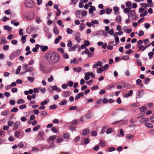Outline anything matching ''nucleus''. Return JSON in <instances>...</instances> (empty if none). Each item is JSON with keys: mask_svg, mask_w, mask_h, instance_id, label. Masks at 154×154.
I'll use <instances>...</instances> for the list:
<instances>
[{"mask_svg": "<svg viewBox=\"0 0 154 154\" xmlns=\"http://www.w3.org/2000/svg\"><path fill=\"white\" fill-rule=\"evenodd\" d=\"M140 5L141 7L145 8L148 7L149 6L148 4L146 3H141L140 4Z\"/></svg>", "mask_w": 154, "mask_h": 154, "instance_id": "38", "label": "nucleus"}, {"mask_svg": "<svg viewBox=\"0 0 154 154\" xmlns=\"http://www.w3.org/2000/svg\"><path fill=\"white\" fill-rule=\"evenodd\" d=\"M145 125L148 128H151L153 127L152 124L150 123H146L145 124Z\"/></svg>", "mask_w": 154, "mask_h": 154, "instance_id": "25", "label": "nucleus"}, {"mask_svg": "<svg viewBox=\"0 0 154 154\" xmlns=\"http://www.w3.org/2000/svg\"><path fill=\"white\" fill-rule=\"evenodd\" d=\"M90 140L89 138H85L84 139V143L86 144H87L90 143Z\"/></svg>", "mask_w": 154, "mask_h": 154, "instance_id": "33", "label": "nucleus"}, {"mask_svg": "<svg viewBox=\"0 0 154 154\" xmlns=\"http://www.w3.org/2000/svg\"><path fill=\"white\" fill-rule=\"evenodd\" d=\"M10 113V111L9 110H5L2 112L1 113V115L4 116H6Z\"/></svg>", "mask_w": 154, "mask_h": 154, "instance_id": "12", "label": "nucleus"}, {"mask_svg": "<svg viewBox=\"0 0 154 154\" xmlns=\"http://www.w3.org/2000/svg\"><path fill=\"white\" fill-rule=\"evenodd\" d=\"M52 89L56 91L57 92H60L61 91L60 89L58 88V87L56 85H54L53 86Z\"/></svg>", "mask_w": 154, "mask_h": 154, "instance_id": "32", "label": "nucleus"}, {"mask_svg": "<svg viewBox=\"0 0 154 154\" xmlns=\"http://www.w3.org/2000/svg\"><path fill=\"white\" fill-rule=\"evenodd\" d=\"M91 23H92V24H98V23H99L98 21L97 20H94L91 21Z\"/></svg>", "mask_w": 154, "mask_h": 154, "instance_id": "64", "label": "nucleus"}, {"mask_svg": "<svg viewBox=\"0 0 154 154\" xmlns=\"http://www.w3.org/2000/svg\"><path fill=\"white\" fill-rule=\"evenodd\" d=\"M67 103V101L65 100H63L59 103V104L61 105H66Z\"/></svg>", "mask_w": 154, "mask_h": 154, "instance_id": "41", "label": "nucleus"}, {"mask_svg": "<svg viewBox=\"0 0 154 154\" xmlns=\"http://www.w3.org/2000/svg\"><path fill=\"white\" fill-rule=\"evenodd\" d=\"M40 127L41 126L40 125H38L33 128V131H37L40 128Z\"/></svg>", "mask_w": 154, "mask_h": 154, "instance_id": "30", "label": "nucleus"}, {"mask_svg": "<svg viewBox=\"0 0 154 154\" xmlns=\"http://www.w3.org/2000/svg\"><path fill=\"white\" fill-rule=\"evenodd\" d=\"M45 134L43 131H40L38 132V135L40 137L39 140H43L44 139V135Z\"/></svg>", "mask_w": 154, "mask_h": 154, "instance_id": "5", "label": "nucleus"}, {"mask_svg": "<svg viewBox=\"0 0 154 154\" xmlns=\"http://www.w3.org/2000/svg\"><path fill=\"white\" fill-rule=\"evenodd\" d=\"M57 106L56 105L53 104L49 106V108L51 109H54L57 108Z\"/></svg>", "mask_w": 154, "mask_h": 154, "instance_id": "46", "label": "nucleus"}, {"mask_svg": "<svg viewBox=\"0 0 154 154\" xmlns=\"http://www.w3.org/2000/svg\"><path fill=\"white\" fill-rule=\"evenodd\" d=\"M27 36V35H25L21 37V40H22V41L23 42V43H24L26 42V38Z\"/></svg>", "mask_w": 154, "mask_h": 154, "instance_id": "40", "label": "nucleus"}, {"mask_svg": "<svg viewBox=\"0 0 154 154\" xmlns=\"http://www.w3.org/2000/svg\"><path fill=\"white\" fill-rule=\"evenodd\" d=\"M53 4L52 2L51 1H49L48 3H47L45 4V6L47 7L48 6H51Z\"/></svg>", "mask_w": 154, "mask_h": 154, "instance_id": "54", "label": "nucleus"}, {"mask_svg": "<svg viewBox=\"0 0 154 154\" xmlns=\"http://www.w3.org/2000/svg\"><path fill=\"white\" fill-rule=\"evenodd\" d=\"M119 8L117 7V6H115L113 8V10L115 12H118V13H117V14H119Z\"/></svg>", "mask_w": 154, "mask_h": 154, "instance_id": "31", "label": "nucleus"}, {"mask_svg": "<svg viewBox=\"0 0 154 154\" xmlns=\"http://www.w3.org/2000/svg\"><path fill=\"white\" fill-rule=\"evenodd\" d=\"M133 93V91L132 90H130L128 93H125L124 95V97H125L127 98L131 96Z\"/></svg>", "mask_w": 154, "mask_h": 154, "instance_id": "10", "label": "nucleus"}, {"mask_svg": "<svg viewBox=\"0 0 154 154\" xmlns=\"http://www.w3.org/2000/svg\"><path fill=\"white\" fill-rule=\"evenodd\" d=\"M24 103V101L22 99H19L17 102V103L18 104L23 103Z\"/></svg>", "mask_w": 154, "mask_h": 154, "instance_id": "42", "label": "nucleus"}, {"mask_svg": "<svg viewBox=\"0 0 154 154\" xmlns=\"http://www.w3.org/2000/svg\"><path fill=\"white\" fill-rule=\"evenodd\" d=\"M48 142L51 144L50 147L54 148L55 147L54 145V140L48 141Z\"/></svg>", "mask_w": 154, "mask_h": 154, "instance_id": "39", "label": "nucleus"}, {"mask_svg": "<svg viewBox=\"0 0 154 154\" xmlns=\"http://www.w3.org/2000/svg\"><path fill=\"white\" fill-rule=\"evenodd\" d=\"M107 150L109 152H112L116 150V148L113 147H111L108 148Z\"/></svg>", "mask_w": 154, "mask_h": 154, "instance_id": "35", "label": "nucleus"}, {"mask_svg": "<svg viewBox=\"0 0 154 154\" xmlns=\"http://www.w3.org/2000/svg\"><path fill=\"white\" fill-rule=\"evenodd\" d=\"M21 69V66H18L17 67V69L16 72V74H18L20 72V71Z\"/></svg>", "mask_w": 154, "mask_h": 154, "instance_id": "55", "label": "nucleus"}, {"mask_svg": "<svg viewBox=\"0 0 154 154\" xmlns=\"http://www.w3.org/2000/svg\"><path fill=\"white\" fill-rule=\"evenodd\" d=\"M56 136L55 135H53L49 137L48 141L54 140L55 139Z\"/></svg>", "mask_w": 154, "mask_h": 154, "instance_id": "44", "label": "nucleus"}, {"mask_svg": "<svg viewBox=\"0 0 154 154\" xmlns=\"http://www.w3.org/2000/svg\"><path fill=\"white\" fill-rule=\"evenodd\" d=\"M34 16V14L32 12H29L27 14H25L23 15V17L28 20H31Z\"/></svg>", "mask_w": 154, "mask_h": 154, "instance_id": "4", "label": "nucleus"}, {"mask_svg": "<svg viewBox=\"0 0 154 154\" xmlns=\"http://www.w3.org/2000/svg\"><path fill=\"white\" fill-rule=\"evenodd\" d=\"M40 69L42 71L44 72H47L45 69V68L44 66L41 64L40 65Z\"/></svg>", "mask_w": 154, "mask_h": 154, "instance_id": "29", "label": "nucleus"}, {"mask_svg": "<svg viewBox=\"0 0 154 154\" xmlns=\"http://www.w3.org/2000/svg\"><path fill=\"white\" fill-rule=\"evenodd\" d=\"M90 74L89 73H85V77L84 78L86 80H88L90 79Z\"/></svg>", "mask_w": 154, "mask_h": 154, "instance_id": "24", "label": "nucleus"}, {"mask_svg": "<svg viewBox=\"0 0 154 154\" xmlns=\"http://www.w3.org/2000/svg\"><path fill=\"white\" fill-rule=\"evenodd\" d=\"M148 14V12L147 11H145L143 13L140 14V17H143L146 16Z\"/></svg>", "mask_w": 154, "mask_h": 154, "instance_id": "49", "label": "nucleus"}, {"mask_svg": "<svg viewBox=\"0 0 154 154\" xmlns=\"http://www.w3.org/2000/svg\"><path fill=\"white\" fill-rule=\"evenodd\" d=\"M137 47L138 48V51H144L146 49H144V46L143 45H137Z\"/></svg>", "mask_w": 154, "mask_h": 154, "instance_id": "14", "label": "nucleus"}, {"mask_svg": "<svg viewBox=\"0 0 154 154\" xmlns=\"http://www.w3.org/2000/svg\"><path fill=\"white\" fill-rule=\"evenodd\" d=\"M113 129L112 128H109L106 129V134H109L113 131Z\"/></svg>", "mask_w": 154, "mask_h": 154, "instance_id": "47", "label": "nucleus"}, {"mask_svg": "<svg viewBox=\"0 0 154 154\" xmlns=\"http://www.w3.org/2000/svg\"><path fill=\"white\" fill-rule=\"evenodd\" d=\"M47 60L50 63H56L59 61L60 57L56 52L51 51L47 54Z\"/></svg>", "mask_w": 154, "mask_h": 154, "instance_id": "1", "label": "nucleus"}, {"mask_svg": "<svg viewBox=\"0 0 154 154\" xmlns=\"http://www.w3.org/2000/svg\"><path fill=\"white\" fill-rule=\"evenodd\" d=\"M54 32L56 35H58L59 33V30L56 26H55L54 28Z\"/></svg>", "mask_w": 154, "mask_h": 154, "instance_id": "37", "label": "nucleus"}, {"mask_svg": "<svg viewBox=\"0 0 154 154\" xmlns=\"http://www.w3.org/2000/svg\"><path fill=\"white\" fill-rule=\"evenodd\" d=\"M73 70L74 72H80L82 70V68L80 67H77L75 68H73Z\"/></svg>", "mask_w": 154, "mask_h": 154, "instance_id": "21", "label": "nucleus"}, {"mask_svg": "<svg viewBox=\"0 0 154 154\" xmlns=\"http://www.w3.org/2000/svg\"><path fill=\"white\" fill-rule=\"evenodd\" d=\"M144 26L146 29H148L150 27V25L149 23H145L144 24Z\"/></svg>", "mask_w": 154, "mask_h": 154, "instance_id": "59", "label": "nucleus"}, {"mask_svg": "<svg viewBox=\"0 0 154 154\" xmlns=\"http://www.w3.org/2000/svg\"><path fill=\"white\" fill-rule=\"evenodd\" d=\"M90 133V130L88 129H86L82 131V134L84 135H86Z\"/></svg>", "mask_w": 154, "mask_h": 154, "instance_id": "16", "label": "nucleus"}, {"mask_svg": "<svg viewBox=\"0 0 154 154\" xmlns=\"http://www.w3.org/2000/svg\"><path fill=\"white\" fill-rule=\"evenodd\" d=\"M102 63L100 61H99L97 62V64L93 65V68L97 69L98 66H101L102 65Z\"/></svg>", "mask_w": 154, "mask_h": 154, "instance_id": "9", "label": "nucleus"}, {"mask_svg": "<svg viewBox=\"0 0 154 154\" xmlns=\"http://www.w3.org/2000/svg\"><path fill=\"white\" fill-rule=\"evenodd\" d=\"M40 48L42 52H44L48 49V47L47 46L41 45L40 46Z\"/></svg>", "mask_w": 154, "mask_h": 154, "instance_id": "18", "label": "nucleus"}, {"mask_svg": "<svg viewBox=\"0 0 154 154\" xmlns=\"http://www.w3.org/2000/svg\"><path fill=\"white\" fill-rule=\"evenodd\" d=\"M133 52L132 50L130 49L128 50V51L125 52V53L126 54H131Z\"/></svg>", "mask_w": 154, "mask_h": 154, "instance_id": "57", "label": "nucleus"}, {"mask_svg": "<svg viewBox=\"0 0 154 154\" xmlns=\"http://www.w3.org/2000/svg\"><path fill=\"white\" fill-rule=\"evenodd\" d=\"M63 137L64 138L68 139L69 138V135L68 133H66L63 134Z\"/></svg>", "mask_w": 154, "mask_h": 154, "instance_id": "52", "label": "nucleus"}, {"mask_svg": "<svg viewBox=\"0 0 154 154\" xmlns=\"http://www.w3.org/2000/svg\"><path fill=\"white\" fill-rule=\"evenodd\" d=\"M66 32L68 34H72L73 32V30L70 28H68L66 30Z\"/></svg>", "mask_w": 154, "mask_h": 154, "instance_id": "48", "label": "nucleus"}, {"mask_svg": "<svg viewBox=\"0 0 154 154\" xmlns=\"http://www.w3.org/2000/svg\"><path fill=\"white\" fill-rule=\"evenodd\" d=\"M144 90L142 89H140L139 90L138 92L136 93V98H140L141 97L140 94L141 92H142L143 94Z\"/></svg>", "mask_w": 154, "mask_h": 154, "instance_id": "8", "label": "nucleus"}, {"mask_svg": "<svg viewBox=\"0 0 154 154\" xmlns=\"http://www.w3.org/2000/svg\"><path fill=\"white\" fill-rule=\"evenodd\" d=\"M20 54L21 51L20 50L18 49L11 54L9 56V59L10 60H12L15 57L20 55Z\"/></svg>", "mask_w": 154, "mask_h": 154, "instance_id": "2", "label": "nucleus"}, {"mask_svg": "<svg viewBox=\"0 0 154 154\" xmlns=\"http://www.w3.org/2000/svg\"><path fill=\"white\" fill-rule=\"evenodd\" d=\"M4 29L5 30H8L9 32H10L12 30V28L8 26L5 25L4 26Z\"/></svg>", "mask_w": 154, "mask_h": 154, "instance_id": "22", "label": "nucleus"}, {"mask_svg": "<svg viewBox=\"0 0 154 154\" xmlns=\"http://www.w3.org/2000/svg\"><path fill=\"white\" fill-rule=\"evenodd\" d=\"M135 14V11L133 10L130 11L129 13H128V18L133 17V16Z\"/></svg>", "mask_w": 154, "mask_h": 154, "instance_id": "7", "label": "nucleus"}, {"mask_svg": "<svg viewBox=\"0 0 154 154\" xmlns=\"http://www.w3.org/2000/svg\"><path fill=\"white\" fill-rule=\"evenodd\" d=\"M79 47L78 44H76L75 45L73 46L72 47H71L69 48V51H74L77 48Z\"/></svg>", "mask_w": 154, "mask_h": 154, "instance_id": "13", "label": "nucleus"}, {"mask_svg": "<svg viewBox=\"0 0 154 154\" xmlns=\"http://www.w3.org/2000/svg\"><path fill=\"white\" fill-rule=\"evenodd\" d=\"M51 131L55 133H57V130L55 127H52L51 128Z\"/></svg>", "mask_w": 154, "mask_h": 154, "instance_id": "58", "label": "nucleus"}, {"mask_svg": "<svg viewBox=\"0 0 154 154\" xmlns=\"http://www.w3.org/2000/svg\"><path fill=\"white\" fill-rule=\"evenodd\" d=\"M18 110V109L17 107H15L13 108L11 110V112H17Z\"/></svg>", "mask_w": 154, "mask_h": 154, "instance_id": "50", "label": "nucleus"}, {"mask_svg": "<svg viewBox=\"0 0 154 154\" xmlns=\"http://www.w3.org/2000/svg\"><path fill=\"white\" fill-rule=\"evenodd\" d=\"M70 63H71L77 64L79 63V62L76 58H74L73 60H70Z\"/></svg>", "mask_w": 154, "mask_h": 154, "instance_id": "17", "label": "nucleus"}, {"mask_svg": "<svg viewBox=\"0 0 154 154\" xmlns=\"http://www.w3.org/2000/svg\"><path fill=\"white\" fill-rule=\"evenodd\" d=\"M115 39L116 42L115 44L116 45H118V42H119V38L118 36H115Z\"/></svg>", "mask_w": 154, "mask_h": 154, "instance_id": "60", "label": "nucleus"}, {"mask_svg": "<svg viewBox=\"0 0 154 154\" xmlns=\"http://www.w3.org/2000/svg\"><path fill=\"white\" fill-rule=\"evenodd\" d=\"M85 26V24L83 23H81L80 26V30L81 31H82L84 29Z\"/></svg>", "mask_w": 154, "mask_h": 154, "instance_id": "34", "label": "nucleus"}, {"mask_svg": "<svg viewBox=\"0 0 154 154\" xmlns=\"http://www.w3.org/2000/svg\"><path fill=\"white\" fill-rule=\"evenodd\" d=\"M34 69L32 67H30L27 69L26 71H24V73H26L27 72H32L33 71Z\"/></svg>", "mask_w": 154, "mask_h": 154, "instance_id": "53", "label": "nucleus"}, {"mask_svg": "<svg viewBox=\"0 0 154 154\" xmlns=\"http://www.w3.org/2000/svg\"><path fill=\"white\" fill-rule=\"evenodd\" d=\"M20 123L19 122H16L14 123V126L13 128V131H15L18 128V126L20 125Z\"/></svg>", "mask_w": 154, "mask_h": 154, "instance_id": "6", "label": "nucleus"}, {"mask_svg": "<svg viewBox=\"0 0 154 154\" xmlns=\"http://www.w3.org/2000/svg\"><path fill=\"white\" fill-rule=\"evenodd\" d=\"M62 39V37L60 36H58V38H56L55 39L54 41V43L57 44L59 43L60 40Z\"/></svg>", "mask_w": 154, "mask_h": 154, "instance_id": "20", "label": "nucleus"}, {"mask_svg": "<svg viewBox=\"0 0 154 154\" xmlns=\"http://www.w3.org/2000/svg\"><path fill=\"white\" fill-rule=\"evenodd\" d=\"M102 101H103V103H106V98L104 99L103 100L102 98H100L97 101L96 103L98 104H99Z\"/></svg>", "mask_w": 154, "mask_h": 154, "instance_id": "11", "label": "nucleus"}, {"mask_svg": "<svg viewBox=\"0 0 154 154\" xmlns=\"http://www.w3.org/2000/svg\"><path fill=\"white\" fill-rule=\"evenodd\" d=\"M144 34V32L143 30H140L139 32V33L138 34V35L139 36H141L143 35Z\"/></svg>", "mask_w": 154, "mask_h": 154, "instance_id": "61", "label": "nucleus"}, {"mask_svg": "<svg viewBox=\"0 0 154 154\" xmlns=\"http://www.w3.org/2000/svg\"><path fill=\"white\" fill-rule=\"evenodd\" d=\"M24 4L26 7L32 8L34 6L33 2L32 0H25Z\"/></svg>", "mask_w": 154, "mask_h": 154, "instance_id": "3", "label": "nucleus"}, {"mask_svg": "<svg viewBox=\"0 0 154 154\" xmlns=\"http://www.w3.org/2000/svg\"><path fill=\"white\" fill-rule=\"evenodd\" d=\"M140 110L142 112H144L147 110V109L146 106H142L139 108Z\"/></svg>", "mask_w": 154, "mask_h": 154, "instance_id": "27", "label": "nucleus"}, {"mask_svg": "<svg viewBox=\"0 0 154 154\" xmlns=\"http://www.w3.org/2000/svg\"><path fill=\"white\" fill-rule=\"evenodd\" d=\"M99 145L101 146H104L106 145L105 141L100 140Z\"/></svg>", "mask_w": 154, "mask_h": 154, "instance_id": "23", "label": "nucleus"}, {"mask_svg": "<svg viewBox=\"0 0 154 154\" xmlns=\"http://www.w3.org/2000/svg\"><path fill=\"white\" fill-rule=\"evenodd\" d=\"M42 20L40 19V17H37L36 20V22L38 23L39 24L40 23L42 22Z\"/></svg>", "mask_w": 154, "mask_h": 154, "instance_id": "62", "label": "nucleus"}, {"mask_svg": "<svg viewBox=\"0 0 154 154\" xmlns=\"http://www.w3.org/2000/svg\"><path fill=\"white\" fill-rule=\"evenodd\" d=\"M154 53L153 51L150 52L148 54V55L149 56V59H152Z\"/></svg>", "mask_w": 154, "mask_h": 154, "instance_id": "28", "label": "nucleus"}, {"mask_svg": "<svg viewBox=\"0 0 154 154\" xmlns=\"http://www.w3.org/2000/svg\"><path fill=\"white\" fill-rule=\"evenodd\" d=\"M77 107L76 106H72L69 107V109L70 110H75L77 109Z\"/></svg>", "mask_w": 154, "mask_h": 154, "instance_id": "63", "label": "nucleus"}, {"mask_svg": "<svg viewBox=\"0 0 154 154\" xmlns=\"http://www.w3.org/2000/svg\"><path fill=\"white\" fill-rule=\"evenodd\" d=\"M11 23L12 24H14L15 26H18L20 24L18 22H15V20L12 21L11 22Z\"/></svg>", "mask_w": 154, "mask_h": 154, "instance_id": "36", "label": "nucleus"}, {"mask_svg": "<svg viewBox=\"0 0 154 154\" xmlns=\"http://www.w3.org/2000/svg\"><path fill=\"white\" fill-rule=\"evenodd\" d=\"M115 20L119 24H121V18L120 15H118L116 17Z\"/></svg>", "mask_w": 154, "mask_h": 154, "instance_id": "15", "label": "nucleus"}, {"mask_svg": "<svg viewBox=\"0 0 154 154\" xmlns=\"http://www.w3.org/2000/svg\"><path fill=\"white\" fill-rule=\"evenodd\" d=\"M137 64L139 66H141L142 65V64L140 59H137Z\"/></svg>", "mask_w": 154, "mask_h": 154, "instance_id": "45", "label": "nucleus"}, {"mask_svg": "<svg viewBox=\"0 0 154 154\" xmlns=\"http://www.w3.org/2000/svg\"><path fill=\"white\" fill-rule=\"evenodd\" d=\"M72 46V43L71 40H69L67 44V46L68 47L71 48Z\"/></svg>", "mask_w": 154, "mask_h": 154, "instance_id": "56", "label": "nucleus"}, {"mask_svg": "<svg viewBox=\"0 0 154 154\" xmlns=\"http://www.w3.org/2000/svg\"><path fill=\"white\" fill-rule=\"evenodd\" d=\"M150 80V79L149 78H147L145 79L144 80V83L145 84H148Z\"/></svg>", "mask_w": 154, "mask_h": 154, "instance_id": "43", "label": "nucleus"}, {"mask_svg": "<svg viewBox=\"0 0 154 154\" xmlns=\"http://www.w3.org/2000/svg\"><path fill=\"white\" fill-rule=\"evenodd\" d=\"M95 10V8L94 6H91V8L89 9V12L90 14H92L93 11Z\"/></svg>", "mask_w": 154, "mask_h": 154, "instance_id": "26", "label": "nucleus"}, {"mask_svg": "<svg viewBox=\"0 0 154 154\" xmlns=\"http://www.w3.org/2000/svg\"><path fill=\"white\" fill-rule=\"evenodd\" d=\"M62 96L64 97H67L70 96V94L69 93V91H66L63 93L62 94Z\"/></svg>", "mask_w": 154, "mask_h": 154, "instance_id": "19", "label": "nucleus"}, {"mask_svg": "<svg viewBox=\"0 0 154 154\" xmlns=\"http://www.w3.org/2000/svg\"><path fill=\"white\" fill-rule=\"evenodd\" d=\"M112 11V9L109 8H106V14H109Z\"/></svg>", "mask_w": 154, "mask_h": 154, "instance_id": "51", "label": "nucleus"}]
</instances>
